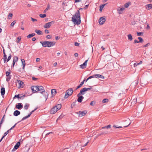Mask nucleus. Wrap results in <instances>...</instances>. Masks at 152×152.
<instances>
[{"label":"nucleus","mask_w":152,"mask_h":152,"mask_svg":"<svg viewBox=\"0 0 152 152\" xmlns=\"http://www.w3.org/2000/svg\"><path fill=\"white\" fill-rule=\"evenodd\" d=\"M72 21L74 23V24L77 25L80 24L81 21L80 19V14L79 10L75 13L74 15H73L72 18Z\"/></svg>","instance_id":"nucleus-1"},{"label":"nucleus","mask_w":152,"mask_h":152,"mask_svg":"<svg viewBox=\"0 0 152 152\" xmlns=\"http://www.w3.org/2000/svg\"><path fill=\"white\" fill-rule=\"evenodd\" d=\"M40 43L44 47H50L54 46L56 44V42L54 41L49 42L48 41H40Z\"/></svg>","instance_id":"nucleus-2"},{"label":"nucleus","mask_w":152,"mask_h":152,"mask_svg":"<svg viewBox=\"0 0 152 152\" xmlns=\"http://www.w3.org/2000/svg\"><path fill=\"white\" fill-rule=\"evenodd\" d=\"M61 107V104H58L53 107L50 110V112L51 114H54Z\"/></svg>","instance_id":"nucleus-3"},{"label":"nucleus","mask_w":152,"mask_h":152,"mask_svg":"<svg viewBox=\"0 0 152 152\" xmlns=\"http://www.w3.org/2000/svg\"><path fill=\"white\" fill-rule=\"evenodd\" d=\"M16 81L19 85V88H22L24 87V84L23 82L19 80H17Z\"/></svg>","instance_id":"nucleus-4"},{"label":"nucleus","mask_w":152,"mask_h":152,"mask_svg":"<svg viewBox=\"0 0 152 152\" xmlns=\"http://www.w3.org/2000/svg\"><path fill=\"white\" fill-rule=\"evenodd\" d=\"M10 72L7 71L6 73V81L8 82L11 79L12 76L10 75Z\"/></svg>","instance_id":"nucleus-5"},{"label":"nucleus","mask_w":152,"mask_h":152,"mask_svg":"<svg viewBox=\"0 0 152 152\" xmlns=\"http://www.w3.org/2000/svg\"><path fill=\"white\" fill-rule=\"evenodd\" d=\"M54 22L53 21H52L50 22H48L46 23L44 26V27L45 28H49L51 26V24L53 23Z\"/></svg>","instance_id":"nucleus-6"},{"label":"nucleus","mask_w":152,"mask_h":152,"mask_svg":"<svg viewBox=\"0 0 152 152\" xmlns=\"http://www.w3.org/2000/svg\"><path fill=\"white\" fill-rule=\"evenodd\" d=\"M38 86H32L31 87V89L33 93H36L39 91Z\"/></svg>","instance_id":"nucleus-7"},{"label":"nucleus","mask_w":152,"mask_h":152,"mask_svg":"<svg viewBox=\"0 0 152 152\" xmlns=\"http://www.w3.org/2000/svg\"><path fill=\"white\" fill-rule=\"evenodd\" d=\"M40 92L43 95L46 100L48 97V94L47 92L45 90L41 91Z\"/></svg>","instance_id":"nucleus-8"},{"label":"nucleus","mask_w":152,"mask_h":152,"mask_svg":"<svg viewBox=\"0 0 152 152\" xmlns=\"http://www.w3.org/2000/svg\"><path fill=\"white\" fill-rule=\"evenodd\" d=\"M20 144V142H18L14 146V148L12 150V151H14L16 150H17L19 148Z\"/></svg>","instance_id":"nucleus-9"},{"label":"nucleus","mask_w":152,"mask_h":152,"mask_svg":"<svg viewBox=\"0 0 152 152\" xmlns=\"http://www.w3.org/2000/svg\"><path fill=\"white\" fill-rule=\"evenodd\" d=\"M105 21V18L103 17L100 18L99 20V24L101 25L103 24L104 23Z\"/></svg>","instance_id":"nucleus-10"},{"label":"nucleus","mask_w":152,"mask_h":152,"mask_svg":"<svg viewBox=\"0 0 152 152\" xmlns=\"http://www.w3.org/2000/svg\"><path fill=\"white\" fill-rule=\"evenodd\" d=\"M73 92V91L72 88H69L66 91V94H67L68 95H71Z\"/></svg>","instance_id":"nucleus-11"},{"label":"nucleus","mask_w":152,"mask_h":152,"mask_svg":"<svg viewBox=\"0 0 152 152\" xmlns=\"http://www.w3.org/2000/svg\"><path fill=\"white\" fill-rule=\"evenodd\" d=\"M87 113V111L86 110L83 111H79V116L82 117L85 115Z\"/></svg>","instance_id":"nucleus-12"},{"label":"nucleus","mask_w":152,"mask_h":152,"mask_svg":"<svg viewBox=\"0 0 152 152\" xmlns=\"http://www.w3.org/2000/svg\"><path fill=\"white\" fill-rule=\"evenodd\" d=\"M88 61V59L87 60L82 64L80 65V68L83 69L85 68H86V66L87 65Z\"/></svg>","instance_id":"nucleus-13"},{"label":"nucleus","mask_w":152,"mask_h":152,"mask_svg":"<svg viewBox=\"0 0 152 152\" xmlns=\"http://www.w3.org/2000/svg\"><path fill=\"white\" fill-rule=\"evenodd\" d=\"M77 96L78 97V99H77V101L79 102H81L83 99H84V97L80 95L79 96L78 95V94L77 95Z\"/></svg>","instance_id":"nucleus-14"},{"label":"nucleus","mask_w":152,"mask_h":152,"mask_svg":"<svg viewBox=\"0 0 152 152\" xmlns=\"http://www.w3.org/2000/svg\"><path fill=\"white\" fill-rule=\"evenodd\" d=\"M94 78H100L102 79H104V77L101 75L99 74H95L93 75Z\"/></svg>","instance_id":"nucleus-15"},{"label":"nucleus","mask_w":152,"mask_h":152,"mask_svg":"<svg viewBox=\"0 0 152 152\" xmlns=\"http://www.w3.org/2000/svg\"><path fill=\"white\" fill-rule=\"evenodd\" d=\"M23 107V105L21 103H18L16 105V108L18 109H22Z\"/></svg>","instance_id":"nucleus-16"},{"label":"nucleus","mask_w":152,"mask_h":152,"mask_svg":"<svg viewBox=\"0 0 152 152\" xmlns=\"http://www.w3.org/2000/svg\"><path fill=\"white\" fill-rule=\"evenodd\" d=\"M125 9L124 7H118L117 9L118 13L119 14H121L122 13V11L124 10Z\"/></svg>","instance_id":"nucleus-17"},{"label":"nucleus","mask_w":152,"mask_h":152,"mask_svg":"<svg viewBox=\"0 0 152 152\" xmlns=\"http://www.w3.org/2000/svg\"><path fill=\"white\" fill-rule=\"evenodd\" d=\"M86 91L84 88H82L80 91V92L78 94V95H84L85 94V92Z\"/></svg>","instance_id":"nucleus-18"},{"label":"nucleus","mask_w":152,"mask_h":152,"mask_svg":"<svg viewBox=\"0 0 152 152\" xmlns=\"http://www.w3.org/2000/svg\"><path fill=\"white\" fill-rule=\"evenodd\" d=\"M20 111L18 110H16L13 113V115L15 116H17L20 115Z\"/></svg>","instance_id":"nucleus-19"},{"label":"nucleus","mask_w":152,"mask_h":152,"mask_svg":"<svg viewBox=\"0 0 152 152\" xmlns=\"http://www.w3.org/2000/svg\"><path fill=\"white\" fill-rule=\"evenodd\" d=\"M5 92V89L4 88H2L1 89V93L2 96H4Z\"/></svg>","instance_id":"nucleus-20"},{"label":"nucleus","mask_w":152,"mask_h":152,"mask_svg":"<svg viewBox=\"0 0 152 152\" xmlns=\"http://www.w3.org/2000/svg\"><path fill=\"white\" fill-rule=\"evenodd\" d=\"M56 93V90L55 89H52L51 90V93L52 96H54Z\"/></svg>","instance_id":"nucleus-21"},{"label":"nucleus","mask_w":152,"mask_h":152,"mask_svg":"<svg viewBox=\"0 0 152 152\" xmlns=\"http://www.w3.org/2000/svg\"><path fill=\"white\" fill-rule=\"evenodd\" d=\"M146 8L148 10H150L152 8L151 4H148L146 5Z\"/></svg>","instance_id":"nucleus-22"},{"label":"nucleus","mask_w":152,"mask_h":152,"mask_svg":"<svg viewBox=\"0 0 152 152\" xmlns=\"http://www.w3.org/2000/svg\"><path fill=\"white\" fill-rule=\"evenodd\" d=\"M35 32L38 35H42V32L39 30H36Z\"/></svg>","instance_id":"nucleus-23"},{"label":"nucleus","mask_w":152,"mask_h":152,"mask_svg":"<svg viewBox=\"0 0 152 152\" xmlns=\"http://www.w3.org/2000/svg\"><path fill=\"white\" fill-rule=\"evenodd\" d=\"M21 62L22 63V65H23V69H24L25 66L26 65V63L25 62V61L23 59H21Z\"/></svg>","instance_id":"nucleus-24"},{"label":"nucleus","mask_w":152,"mask_h":152,"mask_svg":"<svg viewBox=\"0 0 152 152\" xmlns=\"http://www.w3.org/2000/svg\"><path fill=\"white\" fill-rule=\"evenodd\" d=\"M35 35V33H32L31 34H29L27 36V37L28 38H30L31 37H33Z\"/></svg>","instance_id":"nucleus-25"},{"label":"nucleus","mask_w":152,"mask_h":152,"mask_svg":"<svg viewBox=\"0 0 152 152\" xmlns=\"http://www.w3.org/2000/svg\"><path fill=\"white\" fill-rule=\"evenodd\" d=\"M111 127V126L110 125H109L107 126H104L102 127V129H105V128H110Z\"/></svg>","instance_id":"nucleus-26"},{"label":"nucleus","mask_w":152,"mask_h":152,"mask_svg":"<svg viewBox=\"0 0 152 152\" xmlns=\"http://www.w3.org/2000/svg\"><path fill=\"white\" fill-rule=\"evenodd\" d=\"M4 116H5V115H4L3 116L2 118L1 119V121H0V129L1 128V124L3 123V122L4 121Z\"/></svg>","instance_id":"nucleus-27"},{"label":"nucleus","mask_w":152,"mask_h":152,"mask_svg":"<svg viewBox=\"0 0 152 152\" xmlns=\"http://www.w3.org/2000/svg\"><path fill=\"white\" fill-rule=\"evenodd\" d=\"M130 2H128L124 4V7L125 8H127L129 6V5L130 4Z\"/></svg>","instance_id":"nucleus-28"},{"label":"nucleus","mask_w":152,"mask_h":152,"mask_svg":"<svg viewBox=\"0 0 152 152\" xmlns=\"http://www.w3.org/2000/svg\"><path fill=\"white\" fill-rule=\"evenodd\" d=\"M7 55H6V54H4V63H5L7 61Z\"/></svg>","instance_id":"nucleus-29"},{"label":"nucleus","mask_w":152,"mask_h":152,"mask_svg":"<svg viewBox=\"0 0 152 152\" xmlns=\"http://www.w3.org/2000/svg\"><path fill=\"white\" fill-rule=\"evenodd\" d=\"M128 38L129 40L131 41L133 39V38L132 37V36L131 34H129L128 35Z\"/></svg>","instance_id":"nucleus-30"},{"label":"nucleus","mask_w":152,"mask_h":152,"mask_svg":"<svg viewBox=\"0 0 152 152\" xmlns=\"http://www.w3.org/2000/svg\"><path fill=\"white\" fill-rule=\"evenodd\" d=\"M29 106V105L28 104L26 103L25 104V105L24 107V108L26 110H27L28 109V107Z\"/></svg>","instance_id":"nucleus-31"},{"label":"nucleus","mask_w":152,"mask_h":152,"mask_svg":"<svg viewBox=\"0 0 152 152\" xmlns=\"http://www.w3.org/2000/svg\"><path fill=\"white\" fill-rule=\"evenodd\" d=\"M105 4H103L101 6H100V9H99V11L100 12H102V10L103 9L104 7V6H105Z\"/></svg>","instance_id":"nucleus-32"},{"label":"nucleus","mask_w":152,"mask_h":152,"mask_svg":"<svg viewBox=\"0 0 152 152\" xmlns=\"http://www.w3.org/2000/svg\"><path fill=\"white\" fill-rule=\"evenodd\" d=\"M38 90H39V91H43L44 90V87L42 86H38Z\"/></svg>","instance_id":"nucleus-33"},{"label":"nucleus","mask_w":152,"mask_h":152,"mask_svg":"<svg viewBox=\"0 0 152 152\" xmlns=\"http://www.w3.org/2000/svg\"><path fill=\"white\" fill-rule=\"evenodd\" d=\"M30 117V115H29L28 114V115L25 116V117H23L22 119V120L21 121H23L25 119H26L27 118H29V117Z\"/></svg>","instance_id":"nucleus-34"},{"label":"nucleus","mask_w":152,"mask_h":152,"mask_svg":"<svg viewBox=\"0 0 152 152\" xmlns=\"http://www.w3.org/2000/svg\"><path fill=\"white\" fill-rule=\"evenodd\" d=\"M30 117V115H29L28 114V115L25 116V117H23L22 119V120L21 121H23L25 119H26L27 118H29V117Z\"/></svg>","instance_id":"nucleus-35"},{"label":"nucleus","mask_w":152,"mask_h":152,"mask_svg":"<svg viewBox=\"0 0 152 152\" xmlns=\"http://www.w3.org/2000/svg\"><path fill=\"white\" fill-rule=\"evenodd\" d=\"M18 61V57L17 56H15L13 58V61L15 62H17Z\"/></svg>","instance_id":"nucleus-36"},{"label":"nucleus","mask_w":152,"mask_h":152,"mask_svg":"<svg viewBox=\"0 0 152 152\" xmlns=\"http://www.w3.org/2000/svg\"><path fill=\"white\" fill-rule=\"evenodd\" d=\"M39 16L41 18H44L46 16V15L45 14H41L39 15Z\"/></svg>","instance_id":"nucleus-37"},{"label":"nucleus","mask_w":152,"mask_h":152,"mask_svg":"<svg viewBox=\"0 0 152 152\" xmlns=\"http://www.w3.org/2000/svg\"><path fill=\"white\" fill-rule=\"evenodd\" d=\"M25 97V95H23V94H21L19 96V98L20 99H23Z\"/></svg>","instance_id":"nucleus-38"},{"label":"nucleus","mask_w":152,"mask_h":152,"mask_svg":"<svg viewBox=\"0 0 152 152\" xmlns=\"http://www.w3.org/2000/svg\"><path fill=\"white\" fill-rule=\"evenodd\" d=\"M12 57V55L11 54H10L9 56H8V58L7 59V62H8L11 59Z\"/></svg>","instance_id":"nucleus-39"},{"label":"nucleus","mask_w":152,"mask_h":152,"mask_svg":"<svg viewBox=\"0 0 152 152\" xmlns=\"http://www.w3.org/2000/svg\"><path fill=\"white\" fill-rule=\"evenodd\" d=\"M50 8V5L49 4H48L47 7L44 10V13H45Z\"/></svg>","instance_id":"nucleus-40"},{"label":"nucleus","mask_w":152,"mask_h":152,"mask_svg":"<svg viewBox=\"0 0 152 152\" xmlns=\"http://www.w3.org/2000/svg\"><path fill=\"white\" fill-rule=\"evenodd\" d=\"M108 99H104L103 100H102V102L103 103H106V102H108Z\"/></svg>","instance_id":"nucleus-41"},{"label":"nucleus","mask_w":152,"mask_h":152,"mask_svg":"<svg viewBox=\"0 0 152 152\" xmlns=\"http://www.w3.org/2000/svg\"><path fill=\"white\" fill-rule=\"evenodd\" d=\"M12 14L11 13H10L9 14L8 16V18L10 19L12 18Z\"/></svg>","instance_id":"nucleus-42"},{"label":"nucleus","mask_w":152,"mask_h":152,"mask_svg":"<svg viewBox=\"0 0 152 152\" xmlns=\"http://www.w3.org/2000/svg\"><path fill=\"white\" fill-rule=\"evenodd\" d=\"M126 121H128V122H129V124H128L127 125H126V126H124V127H127L128 126H129L130 124H131V122H130L129 120V119H128V120H126Z\"/></svg>","instance_id":"nucleus-43"},{"label":"nucleus","mask_w":152,"mask_h":152,"mask_svg":"<svg viewBox=\"0 0 152 152\" xmlns=\"http://www.w3.org/2000/svg\"><path fill=\"white\" fill-rule=\"evenodd\" d=\"M138 39L139 40V42H143V39L141 37H138Z\"/></svg>","instance_id":"nucleus-44"},{"label":"nucleus","mask_w":152,"mask_h":152,"mask_svg":"<svg viewBox=\"0 0 152 152\" xmlns=\"http://www.w3.org/2000/svg\"><path fill=\"white\" fill-rule=\"evenodd\" d=\"M143 33L142 32H139L137 33V35L138 36H141L143 34Z\"/></svg>","instance_id":"nucleus-45"},{"label":"nucleus","mask_w":152,"mask_h":152,"mask_svg":"<svg viewBox=\"0 0 152 152\" xmlns=\"http://www.w3.org/2000/svg\"><path fill=\"white\" fill-rule=\"evenodd\" d=\"M9 131H10V130H8L4 133V137H5L7 135V134L9 133Z\"/></svg>","instance_id":"nucleus-46"},{"label":"nucleus","mask_w":152,"mask_h":152,"mask_svg":"<svg viewBox=\"0 0 152 152\" xmlns=\"http://www.w3.org/2000/svg\"><path fill=\"white\" fill-rule=\"evenodd\" d=\"M93 78H94L93 75L90 76L86 80V82H87L88 80Z\"/></svg>","instance_id":"nucleus-47"},{"label":"nucleus","mask_w":152,"mask_h":152,"mask_svg":"<svg viewBox=\"0 0 152 152\" xmlns=\"http://www.w3.org/2000/svg\"><path fill=\"white\" fill-rule=\"evenodd\" d=\"M16 22L15 21H13L11 23L10 26H13L15 25V24L16 23Z\"/></svg>","instance_id":"nucleus-48"},{"label":"nucleus","mask_w":152,"mask_h":152,"mask_svg":"<svg viewBox=\"0 0 152 152\" xmlns=\"http://www.w3.org/2000/svg\"><path fill=\"white\" fill-rule=\"evenodd\" d=\"M95 104V102L94 101H91L90 103V105L91 106H93Z\"/></svg>","instance_id":"nucleus-49"},{"label":"nucleus","mask_w":152,"mask_h":152,"mask_svg":"<svg viewBox=\"0 0 152 152\" xmlns=\"http://www.w3.org/2000/svg\"><path fill=\"white\" fill-rule=\"evenodd\" d=\"M137 98L134 99L133 100L132 102V103H133V104L136 103L137 102Z\"/></svg>","instance_id":"nucleus-50"},{"label":"nucleus","mask_w":152,"mask_h":152,"mask_svg":"<svg viewBox=\"0 0 152 152\" xmlns=\"http://www.w3.org/2000/svg\"><path fill=\"white\" fill-rule=\"evenodd\" d=\"M84 88H85V90L86 91H88V90H90L91 89V87L88 88H86L85 87Z\"/></svg>","instance_id":"nucleus-51"},{"label":"nucleus","mask_w":152,"mask_h":152,"mask_svg":"<svg viewBox=\"0 0 152 152\" xmlns=\"http://www.w3.org/2000/svg\"><path fill=\"white\" fill-rule=\"evenodd\" d=\"M108 133V132L107 131H105V132H102V133H101L100 134H99V135H100L103 134H107Z\"/></svg>","instance_id":"nucleus-52"},{"label":"nucleus","mask_w":152,"mask_h":152,"mask_svg":"<svg viewBox=\"0 0 152 152\" xmlns=\"http://www.w3.org/2000/svg\"><path fill=\"white\" fill-rule=\"evenodd\" d=\"M37 109V108H35L34 110H32L30 114H28L29 115H30V116H31V115L32 114V113L33 112H34Z\"/></svg>","instance_id":"nucleus-53"},{"label":"nucleus","mask_w":152,"mask_h":152,"mask_svg":"<svg viewBox=\"0 0 152 152\" xmlns=\"http://www.w3.org/2000/svg\"><path fill=\"white\" fill-rule=\"evenodd\" d=\"M82 86L81 84H80L75 89V90H77L78 88H80Z\"/></svg>","instance_id":"nucleus-54"},{"label":"nucleus","mask_w":152,"mask_h":152,"mask_svg":"<svg viewBox=\"0 0 152 152\" xmlns=\"http://www.w3.org/2000/svg\"><path fill=\"white\" fill-rule=\"evenodd\" d=\"M113 127H115V128H121L122 127V126H116L115 125L113 126Z\"/></svg>","instance_id":"nucleus-55"},{"label":"nucleus","mask_w":152,"mask_h":152,"mask_svg":"<svg viewBox=\"0 0 152 152\" xmlns=\"http://www.w3.org/2000/svg\"><path fill=\"white\" fill-rule=\"evenodd\" d=\"M17 124V123L15 124L13 126L11 127V128L9 130L10 131L11 130L13 129V128L15 127L16 125Z\"/></svg>","instance_id":"nucleus-56"},{"label":"nucleus","mask_w":152,"mask_h":152,"mask_svg":"<svg viewBox=\"0 0 152 152\" xmlns=\"http://www.w3.org/2000/svg\"><path fill=\"white\" fill-rule=\"evenodd\" d=\"M46 38L48 39H50L51 38V37L50 35H48L46 36Z\"/></svg>","instance_id":"nucleus-57"},{"label":"nucleus","mask_w":152,"mask_h":152,"mask_svg":"<svg viewBox=\"0 0 152 152\" xmlns=\"http://www.w3.org/2000/svg\"><path fill=\"white\" fill-rule=\"evenodd\" d=\"M139 65V63H134V67H136Z\"/></svg>","instance_id":"nucleus-58"},{"label":"nucleus","mask_w":152,"mask_h":152,"mask_svg":"<svg viewBox=\"0 0 152 152\" xmlns=\"http://www.w3.org/2000/svg\"><path fill=\"white\" fill-rule=\"evenodd\" d=\"M21 39V37H18L17 38V39H18V40L17 41L18 43H19L20 42V41Z\"/></svg>","instance_id":"nucleus-59"},{"label":"nucleus","mask_w":152,"mask_h":152,"mask_svg":"<svg viewBox=\"0 0 152 152\" xmlns=\"http://www.w3.org/2000/svg\"><path fill=\"white\" fill-rule=\"evenodd\" d=\"M31 20L33 21V22H35V21H37V19H34V18H32V17H31Z\"/></svg>","instance_id":"nucleus-60"},{"label":"nucleus","mask_w":152,"mask_h":152,"mask_svg":"<svg viewBox=\"0 0 152 152\" xmlns=\"http://www.w3.org/2000/svg\"><path fill=\"white\" fill-rule=\"evenodd\" d=\"M69 96V95H68V94H66L64 96V98L65 99H66Z\"/></svg>","instance_id":"nucleus-61"},{"label":"nucleus","mask_w":152,"mask_h":152,"mask_svg":"<svg viewBox=\"0 0 152 152\" xmlns=\"http://www.w3.org/2000/svg\"><path fill=\"white\" fill-rule=\"evenodd\" d=\"M149 45H150V44L149 43H148L147 44H146L145 45H144L143 46V47H148V46Z\"/></svg>","instance_id":"nucleus-62"},{"label":"nucleus","mask_w":152,"mask_h":152,"mask_svg":"<svg viewBox=\"0 0 152 152\" xmlns=\"http://www.w3.org/2000/svg\"><path fill=\"white\" fill-rule=\"evenodd\" d=\"M79 45V44L77 42H75V46H78Z\"/></svg>","instance_id":"nucleus-63"},{"label":"nucleus","mask_w":152,"mask_h":152,"mask_svg":"<svg viewBox=\"0 0 152 152\" xmlns=\"http://www.w3.org/2000/svg\"><path fill=\"white\" fill-rule=\"evenodd\" d=\"M19 96H20L19 94H18V95H15V96L14 98H15V97H17V98H18V99H19Z\"/></svg>","instance_id":"nucleus-64"}]
</instances>
